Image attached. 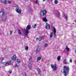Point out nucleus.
I'll list each match as a JSON object with an SVG mask.
<instances>
[{
    "mask_svg": "<svg viewBox=\"0 0 76 76\" xmlns=\"http://www.w3.org/2000/svg\"><path fill=\"white\" fill-rule=\"evenodd\" d=\"M69 71V68L66 66H64L63 69L61 70V72L64 74V75L65 76H67L68 73Z\"/></svg>",
    "mask_w": 76,
    "mask_h": 76,
    "instance_id": "obj_1",
    "label": "nucleus"
},
{
    "mask_svg": "<svg viewBox=\"0 0 76 76\" xmlns=\"http://www.w3.org/2000/svg\"><path fill=\"white\" fill-rule=\"evenodd\" d=\"M31 28V26L28 25L26 28V29H23L22 30V32H24V33H25L26 37H27V35H28L29 33L28 31L29 29H30Z\"/></svg>",
    "mask_w": 76,
    "mask_h": 76,
    "instance_id": "obj_2",
    "label": "nucleus"
},
{
    "mask_svg": "<svg viewBox=\"0 0 76 76\" xmlns=\"http://www.w3.org/2000/svg\"><path fill=\"white\" fill-rule=\"evenodd\" d=\"M4 12L3 11H1L0 12V18H1L3 16V21H5L6 19H7V15H4Z\"/></svg>",
    "mask_w": 76,
    "mask_h": 76,
    "instance_id": "obj_3",
    "label": "nucleus"
},
{
    "mask_svg": "<svg viewBox=\"0 0 76 76\" xmlns=\"http://www.w3.org/2000/svg\"><path fill=\"white\" fill-rule=\"evenodd\" d=\"M47 13V10H43L42 11H41L40 15L41 16H45Z\"/></svg>",
    "mask_w": 76,
    "mask_h": 76,
    "instance_id": "obj_4",
    "label": "nucleus"
},
{
    "mask_svg": "<svg viewBox=\"0 0 76 76\" xmlns=\"http://www.w3.org/2000/svg\"><path fill=\"white\" fill-rule=\"evenodd\" d=\"M3 64L6 65V66H9V65H10L12 64V61H9L7 62H4Z\"/></svg>",
    "mask_w": 76,
    "mask_h": 76,
    "instance_id": "obj_5",
    "label": "nucleus"
},
{
    "mask_svg": "<svg viewBox=\"0 0 76 76\" xmlns=\"http://www.w3.org/2000/svg\"><path fill=\"white\" fill-rule=\"evenodd\" d=\"M51 67L54 71H56V69H57V65L56 64H55V65L51 64Z\"/></svg>",
    "mask_w": 76,
    "mask_h": 76,
    "instance_id": "obj_6",
    "label": "nucleus"
},
{
    "mask_svg": "<svg viewBox=\"0 0 76 76\" xmlns=\"http://www.w3.org/2000/svg\"><path fill=\"white\" fill-rule=\"evenodd\" d=\"M19 7H18L17 8H16V12H17V13H19L20 14H21V12H22V10H21V9H19Z\"/></svg>",
    "mask_w": 76,
    "mask_h": 76,
    "instance_id": "obj_7",
    "label": "nucleus"
},
{
    "mask_svg": "<svg viewBox=\"0 0 76 76\" xmlns=\"http://www.w3.org/2000/svg\"><path fill=\"white\" fill-rule=\"evenodd\" d=\"M40 50L41 49L39 48V46H37L36 51V53H38Z\"/></svg>",
    "mask_w": 76,
    "mask_h": 76,
    "instance_id": "obj_8",
    "label": "nucleus"
},
{
    "mask_svg": "<svg viewBox=\"0 0 76 76\" xmlns=\"http://www.w3.org/2000/svg\"><path fill=\"white\" fill-rule=\"evenodd\" d=\"M53 32H54V36L56 37V28L54 27H53Z\"/></svg>",
    "mask_w": 76,
    "mask_h": 76,
    "instance_id": "obj_9",
    "label": "nucleus"
},
{
    "mask_svg": "<svg viewBox=\"0 0 76 76\" xmlns=\"http://www.w3.org/2000/svg\"><path fill=\"white\" fill-rule=\"evenodd\" d=\"M16 56L15 54L14 55L13 57H12V60L14 61L15 60H16Z\"/></svg>",
    "mask_w": 76,
    "mask_h": 76,
    "instance_id": "obj_10",
    "label": "nucleus"
},
{
    "mask_svg": "<svg viewBox=\"0 0 76 76\" xmlns=\"http://www.w3.org/2000/svg\"><path fill=\"white\" fill-rule=\"evenodd\" d=\"M32 64H33V61H31L29 63L28 66H32Z\"/></svg>",
    "mask_w": 76,
    "mask_h": 76,
    "instance_id": "obj_11",
    "label": "nucleus"
},
{
    "mask_svg": "<svg viewBox=\"0 0 76 76\" xmlns=\"http://www.w3.org/2000/svg\"><path fill=\"white\" fill-rule=\"evenodd\" d=\"M1 2L3 3L4 4H6L7 3L6 0H1Z\"/></svg>",
    "mask_w": 76,
    "mask_h": 76,
    "instance_id": "obj_12",
    "label": "nucleus"
},
{
    "mask_svg": "<svg viewBox=\"0 0 76 76\" xmlns=\"http://www.w3.org/2000/svg\"><path fill=\"white\" fill-rule=\"evenodd\" d=\"M42 20L43 21L45 22H47L48 20H47V19L46 18V17H43L42 18Z\"/></svg>",
    "mask_w": 76,
    "mask_h": 76,
    "instance_id": "obj_13",
    "label": "nucleus"
},
{
    "mask_svg": "<svg viewBox=\"0 0 76 76\" xmlns=\"http://www.w3.org/2000/svg\"><path fill=\"white\" fill-rule=\"evenodd\" d=\"M63 63H64V64H68V63H67V61H66V59H65L64 60Z\"/></svg>",
    "mask_w": 76,
    "mask_h": 76,
    "instance_id": "obj_14",
    "label": "nucleus"
},
{
    "mask_svg": "<svg viewBox=\"0 0 76 76\" xmlns=\"http://www.w3.org/2000/svg\"><path fill=\"white\" fill-rule=\"evenodd\" d=\"M65 49L66 50H67L68 52H69V50H70V49H69V48H68L67 46H66L65 47Z\"/></svg>",
    "mask_w": 76,
    "mask_h": 76,
    "instance_id": "obj_15",
    "label": "nucleus"
},
{
    "mask_svg": "<svg viewBox=\"0 0 76 76\" xmlns=\"http://www.w3.org/2000/svg\"><path fill=\"white\" fill-rule=\"evenodd\" d=\"M36 70H37V72H38V74L39 75L40 73H41V71L39 70V68H36Z\"/></svg>",
    "mask_w": 76,
    "mask_h": 76,
    "instance_id": "obj_16",
    "label": "nucleus"
},
{
    "mask_svg": "<svg viewBox=\"0 0 76 76\" xmlns=\"http://www.w3.org/2000/svg\"><path fill=\"white\" fill-rule=\"evenodd\" d=\"M41 59V57L40 56L38 57L37 60V62H38V61L40 60Z\"/></svg>",
    "mask_w": 76,
    "mask_h": 76,
    "instance_id": "obj_17",
    "label": "nucleus"
},
{
    "mask_svg": "<svg viewBox=\"0 0 76 76\" xmlns=\"http://www.w3.org/2000/svg\"><path fill=\"white\" fill-rule=\"evenodd\" d=\"M18 34H19V35H21V34H22V32H21L20 29H18Z\"/></svg>",
    "mask_w": 76,
    "mask_h": 76,
    "instance_id": "obj_18",
    "label": "nucleus"
},
{
    "mask_svg": "<svg viewBox=\"0 0 76 76\" xmlns=\"http://www.w3.org/2000/svg\"><path fill=\"white\" fill-rule=\"evenodd\" d=\"M50 26L49 24L47 26H46L45 28L46 29H48V28H50Z\"/></svg>",
    "mask_w": 76,
    "mask_h": 76,
    "instance_id": "obj_19",
    "label": "nucleus"
},
{
    "mask_svg": "<svg viewBox=\"0 0 76 76\" xmlns=\"http://www.w3.org/2000/svg\"><path fill=\"white\" fill-rule=\"evenodd\" d=\"M61 58V56H58L57 58V60L58 61H60V60Z\"/></svg>",
    "mask_w": 76,
    "mask_h": 76,
    "instance_id": "obj_20",
    "label": "nucleus"
},
{
    "mask_svg": "<svg viewBox=\"0 0 76 76\" xmlns=\"http://www.w3.org/2000/svg\"><path fill=\"white\" fill-rule=\"evenodd\" d=\"M37 26V24H33V26H32V28H35L36 26Z\"/></svg>",
    "mask_w": 76,
    "mask_h": 76,
    "instance_id": "obj_21",
    "label": "nucleus"
},
{
    "mask_svg": "<svg viewBox=\"0 0 76 76\" xmlns=\"http://www.w3.org/2000/svg\"><path fill=\"white\" fill-rule=\"evenodd\" d=\"M39 41H41L42 39V36L41 37L38 39Z\"/></svg>",
    "mask_w": 76,
    "mask_h": 76,
    "instance_id": "obj_22",
    "label": "nucleus"
},
{
    "mask_svg": "<svg viewBox=\"0 0 76 76\" xmlns=\"http://www.w3.org/2000/svg\"><path fill=\"white\" fill-rule=\"evenodd\" d=\"M4 60V58H0V63H1V62H2V61L3 60Z\"/></svg>",
    "mask_w": 76,
    "mask_h": 76,
    "instance_id": "obj_23",
    "label": "nucleus"
},
{
    "mask_svg": "<svg viewBox=\"0 0 76 76\" xmlns=\"http://www.w3.org/2000/svg\"><path fill=\"white\" fill-rule=\"evenodd\" d=\"M58 2L57 0H55L54 1L55 4H58Z\"/></svg>",
    "mask_w": 76,
    "mask_h": 76,
    "instance_id": "obj_24",
    "label": "nucleus"
},
{
    "mask_svg": "<svg viewBox=\"0 0 76 76\" xmlns=\"http://www.w3.org/2000/svg\"><path fill=\"white\" fill-rule=\"evenodd\" d=\"M12 34H13V31H11L10 32V35H12Z\"/></svg>",
    "mask_w": 76,
    "mask_h": 76,
    "instance_id": "obj_25",
    "label": "nucleus"
},
{
    "mask_svg": "<svg viewBox=\"0 0 76 76\" xmlns=\"http://www.w3.org/2000/svg\"><path fill=\"white\" fill-rule=\"evenodd\" d=\"M25 50H26L27 51L28 50V46H26L25 47Z\"/></svg>",
    "mask_w": 76,
    "mask_h": 76,
    "instance_id": "obj_26",
    "label": "nucleus"
},
{
    "mask_svg": "<svg viewBox=\"0 0 76 76\" xmlns=\"http://www.w3.org/2000/svg\"><path fill=\"white\" fill-rule=\"evenodd\" d=\"M50 38H51L53 37V32H51L50 34Z\"/></svg>",
    "mask_w": 76,
    "mask_h": 76,
    "instance_id": "obj_27",
    "label": "nucleus"
},
{
    "mask_svg": "<svg viewBox=\"0 0 76 76\" xmlns=\"http://www.w3.org/2000/svg\"><path fill=\"white\" fill-rule=\"evenodd\" d=\"M17 62L18 63H20L21 61H20V59H17Z\"/></svg>",
    "mask_w": 76,
    "mask_h": 76,
    "instance_id": "obj_28",
    "label": "nucleus"
},
{
    "mask_svg": "<svg viewBox=\"0 0 76 76\" xmlns=\"http://www.w3.org/2000/svg\"><path fill=\"white\" fill-rule=\"evenodd\" d=\"M47 46H48V44H46L44 45V47L45 48V47H47Z\"/></svg>",
    "mask_w": 76,
    "mask_h": 76,
    "instance_id": "obj_29",
    "label": "nucleus"
},
{
    "mask_svg": "<svg viewBox=\"0 0 76 76\" xmlns=\"http://www.w3.org/2000/svg\"><path fill=\"white\" fill-rule=\"evenodd\" d=\"M28 68L29 70H32V66H28Z\"/></svg>",
    "mask_w": 76,
    "mask_h": 76,
    "instance_id": "obj_30",
    "label": "nucleus"
},
{
    "mask_svg": "<svg viewBox=\"0 0 76 76\" xmlns=\"http://www.w3.org/2000/svg\"><path fill=\"white\" fill-rule=\"evenodd\" d=\"M32 56H30L29 59V60H32Z\"/></svg>",
    "mask_w": 76,
    "mask_h": 76,
    "instance_id": "obj_31",
    "label": "nucleus"
},
{
    "mask_svg": "<svg viewBox=\"0 0 76 76\" xmlns=\"http://www.w3.org/2000/svg\"><path fill=\"white\" fill-rule=\"evenodd\" d=\"M8 73H9L10 74H11V73H12V70L9 71Z\"/></svg>",
    "mask_w": 76,
    "mask_h": 76,
    "instance_id": "obj_32",
    "label": "nucleus"
},
{
    "mask_svg": "<svg viewBox=\"0 0 76 76\" xmlns=\"http://www.w3.org/2000/svg\"><path fill=\"white\" fill-rule=\"evenodd\" d=\"M72 61H73L72 60V59H70V61H70V62L71 63H72Z\"/></svg>",
    "mask_w": 76,
    "mask_h": 76,
    "instance_id": "obj_33",
    "label": "nucleus"
},
{
    "mask_svg": "<svg viewBox=\"0 0 76 76\" xmlns=\"http://www.w3.org/2000/svg\"><path fill=\"white\" fill-rule=\"evenodd\" d=\"M23 73H24V76H26V73L25 72H24Z\"/></svg>",
    "mask_w": 76,
    "mask_h": 76,
    "instance_id": "obj_34",
    "label": "nucleus"
},
{
    "mask_svg": "<svg viewBox=\"0 0 76 76\" xmlns=\"http://www.w3.org/2000/svg\"><path fill=\"white\" fill-rule=\"evenodd\" d=\"M36 4L38 3V0H36Z\"/></svg>",
    "mask_w": 76,
    "mask_h": 76,
    "instance_id": "obj_35",
    "label": "nucleus"
},
{
    "mask_svg": "<svg viewBox=\"0 0 76 76\" xmlns=\"http://www.w3.org/2000/svg\"><path fill=\"white\" fill-rule=\"evenodd\" d=\"M8 3H12V1H8Z\"/></svg>",
    "mask_w": 76,
    "mask_h": 76,
    "instance_id": "obj_36",
    "label": "nucleus"
},
{
    "mask_svg": "<svg viewBox=\"0 0 76 76\" xmlns=\"http://www.w3.org/2000/svg\"><path fill=\"white\" fill-rule=\"evenodd\" d=\"M15 67H18V65H17V64L15 65Z\"/></svg>",
    "mask_w": 76,
    "mask_h": 76,
    "instance_id": "obj_37",
    "label": "nucleus"
},
{
    "mask_svg": "<svg viewBox=\"0 0 76 76\" xmlns=\"http://www.w3.org/2000/svg\"><path fill=\"white\" fill-rule=\"evenodd\" d=\"M65 19H67V16H66L65 18Z\"/></svg>",
    "mask_w": 76,
    "mask_h": 76,
    "instance_id": "obj_38",
    "label": "nucleus"
},
{
    "mask_svg": "<svg viewBox=\"0 0 76 76\" xmlns=\"http://www.w3.org/2000/svg\"><path fill=\"white\" fill-rule=\"evenodd\" d=\"M36 39L37 40V41H38V37H37L36 38Z\"/></svg>",
    "mask_w": 76,
    "mask_h": 76,
    "instance_id": "obj_39",
    "label": "nucleus"
},
{
    "mask_svg": "<svg viewBox=\"0 0 76 76\" xmlns=\"http://www.w3.org/2000/svg\"><path fill=\"white\" fill-rule=\"evenodd\" d=\"M46 25L47 26L48 25V23H46Z\"/></svg>",
    "mask_w": 76,
    "mask_h": 76,
    "instance_id": "obj_40",
    "label": "nucleus"
},
{
    "mask_svg": "<svg viewBox=\"0 0 76 76\" xmlns=\"http://www.w3.org/2000/svg\"><path fill=\"white\" fill-rule=\"evenodd\" d=\"M45 1V0H43V1Z\"/></svg>",
    "mask_w": 76,
    "mask_h": 76,
    "instance_id": "obj_41",
    "label": "nucleus"
},
{
    "mask_svg": "<svg viewBox=\"0 0 76 76\" xmlns=\"http://www.w3.org/2000/svg\"><path fill=\"white\" fill-rule=\"evenodd\" d=\"M25 1H26L27 0V1H28V0H25Z\"/></svg>",
    "mask_w": 76,
    "mask_h": 76,
    "instance_id": "obj_42",
    "label": "nucleus"
},
{
    "mask_svg": "<svg viewBox=\"0 0 76 76\" xmlns=\"http://www.w3.org/2000/svg\"><path fill=\"white\" fill-rule=\"evenodd\" d=\"M58 15H60V13H59L58 14Z\"/></svg>",
    "mask_w": 76,
    "mask_h": 76,
    "instance_id": "obj_43",
    "label": "nucleus"
}]
</instances>
